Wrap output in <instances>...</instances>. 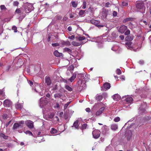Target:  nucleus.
<instances>
[{
  "label": "nucleus",
  "mask_w": 151,
  "mask_h": 151,
  "mask_svg": "<svg viewBox=\"0 0 151 151\" xmlns=\"http://www.w3.org/2000/svg\"><path fill=\"white\" fill-rule=\"evenodd\" d=\"M107 33L106 34H104L102 36H100L97 37L96 38H93L92 40H88L89 41H94L95 42H97L102 43V41H106V38H105L106 36V35Z\"/></svg>",
  "instance_id": "obj_1"
},
{
  "label": "nucleus",
  "mask_w": 151,
  "mask_h": 151,
  "mask_svg": "<svg viewBox=\"0 0 151 151\" xmlns=\"http://www.w3.org/2000/svg\"><path fill=\"white\" fill-rule=\"evenodd\" d=\"M23 7L25 12L28 13L30 12L33 9V6L30 4L26 3L24 4Z\"/></svg>",
  "instance_id": "obj_2"
},
{
  "label": "nucleus",
  "mask_w": 151,
  "mask_h": 151,
  "mask_svg": "<svg viewBox=\"0 0 151 151\" xmlns=\"http://www.w3.org/2000/svg\"><path fill=\"white\" fill-rule=\"evenodd\" d=\"M123 98L125 99L124 100V103H126L125 104H132V103L133 99L132 98L129 96L127 95L124 96Z\"/></svg>",
  "instance_id": "obj_3"
},
{
  "label": "nucleus",
  "mask_w": 151,
  "mask_h": 151,
  "mask_svg": "<svg viewBox=\"0 0 151 151\" xmlns=\"http://www.w3.org/2000/svg\"><path fill=\"white\" fill-rule=\"evenodd\" d=\"M48 101V99L45 97L41 98L40 100V106L41 108H42L44 106L47 104Z\"/></svg>",
  "instance_id": "obj_4"
},
{
  "label": "nucleus",
  "mask_w": 151,
  "mask_h": 151,
  "mask_svg": "<svg viewBox=\"0 0 151 151\" xmlns=\"http://www.w3.org/2000/svg\"><path fill=\"white\" fill-rule=\"evenodd\" d=\"M78 77L79 79L83 80V81H85L86 82L89 79L90 76L85 74H78Z\"/></svg>",
  "instance_id": "obj_5"
},
{
  "label": "nucleus",
  "mask_w": 151,
  "mask_h": 151,
  "mask_svg": "<svg viewBox=\"0 0 151 151\" xmlns=\"http://www.w3.org/2000/svg\"><path fill=\"white\" fill-rule=\"evenodd\" d=\"M24 124V121H20L18 123H15L14 124L13 128L14 129L22 128L23 127Z\"/></svg>",
  "instance_id": "obj_6"
},
{
  "label": "nucleus",
  "mask_w": 151,
  "mask_h": 151,
  "mask_svg": "<svg viewBox=\"0 0 151 151\" xmlns=\"http://www.w3.org/2000/svg\"><path fill=\"white\" fill-rule=\"evenodd\" d=\"M78 84L80 89L81 90L84 89L86 86V84L84 82L83 80L79 79L78 82Z\"/></svg>",
  "instance_id": "obj_7"
},
{
  "label": "nucleus",
  "mask_w": 151,
  "mask_h": 151,
  "mask_svg": "<svg viewBox=\"0 0 151 151\" xmlns=\"http://www.w3.org/2000/svg\"><path fill=\"white\" fill-rule=\"evenodd\" d=\"M137 8L138 9H142L143 10V11L142 12L143 14L145 12V7L144 6V4L142 2H140L137 3L136 5Z\"/></svg>",
  "instance_id": "obj_8"
},
{
  "label": "nucleus",
  "mask_w": 151,
  "mask_h": 151,
  "mask_svg": "<svg viewBox=\"0 0 151 151\" xmlns=\"http://www.w3.org/2000/svg\"><path fill=\"white\" fill-rule=\"evenodd\" d=\"M101 132L99 130H94L92 132L93 137L95 139L98 138L100 136Z\"/></svg>",
  "instance_id": "obj_9"
},
{
  "label": "nucleus",
  "mask_w": 151,
  "mask_h": 151,
  "mask_svg": "<svg viewBox=\"0 0 151 151\" xmlns=\"http://www.w3.org/2000/svg\"><path fill=\"white\" fill-rule=\"evenodd\" d=\"M125 46L128 49L131 50H133L135 51L137 50L133 49L134 46L131 42H127L125 43Z\"/></svg>",
  "instance_id": "obj_10"
},
{
  "label": "nucleus",
  "mask_w": 151,
  "mask_h": 151,
  "mask_svg": "<svg viewBox=\"0 0 151 151\" xmlns=\"http://www.w3.org/2000/svg\"><path fill=\"white\" fill-rule=\"evenodd\" d=\"M25 123L27 126L30 129H32L34 127L33 122L30 120H27L25 121Z\"/></svg>",
  "instance_id": "obj_11"
},
{
  "label": "nucleus",
  "mask_w": 151,
  "mask_h": 151,
  "mask_svg": "<svg viewBox=\"0 0 151 151\" xmlns=\"http://www.w3.org/2000/svg\"><path fill=\"white\" fill-rule=\"evenodd\" d=\"M12 102L9 100L6 99L3 102V104L4 106L9 107L12 105Z\"/></svg>",
  "instance_id": "obj_12"
},
{
  "label": "nucleus",
  "mask_w": 151,
  "mask_h": 151,
  "mask_svg": "<svg viewBox=\"0 0 151 151\" xmlns=\"http://www.w3.org/2000/svg\"><path fill=\"white\" fill-rule=\"evenodd\" d=\"M110 88V84L108 83H105L103 85V87H101V90H106Z\"/></svg>",
  "instance_id": "obj_13"
},
{
  "label": "nucleus",
  "mask_w": 151,
  "mask_h": 151,
  "mask_svg": "<svg viewBox=\"0 0 151 151\" xmlns=\"http://www.w3.org/2000/svg\"><path fill=\"white\" fill-rule=\"evenodd\" d=\"M102 95L97 94L96 96V99L98 101H100L102 100L103 96H107V94L104 93Z\"/></svg>",
  "instance_id": "obj_14"
},
{
  "label": "nucleus",
  "mask_w": 151,
  "mask_h": 151,
  "mask_svg": "<svg viewBox=\"0 0 151 151\" xmlns=\"http://www.w3.org/2000/svg\"><path fill=\"white\" fill-rule=\"evenodd\" d=\"M108 13V10L104 8L103 9L101 15L104 18H106L107 16Z\"/></svg>",
  "instance_id": "obj_15"
},
{
  "label": "nucleus",
  "mask_w": 151,
  "mask_h": 151,
  "mask_svg": "<svg viewBox=\"0 0 151 151\" xmlns=\"http://www.w3.org/2000/svg\"><path fill=\"white\" fill-rule=\"evenodd\" d=\"M127 29V27L124 25H122L119 29V31L122 33H124Z\"/></svg>",
  "instance_id": "obj_16"
},
{
  "label": "nucleus",
  "mask_w": 151,
  "mask_h": 151,
  "mask_svg": "<svg viewBox=\"0 0 151 151\" xmlns=\"http://www.w3.org/2000/svg\"><path fill=\"white\" fill-rule=\"evenodd\" d=\"M91 22V23L93 24L96 26L97 27H103V26L102 25H99V22L96 20H95L93 19L91 20L90 21Z\"/></svg>",
  "instance_id": "obj_17"
},
{
  "label": "nucleus",
  "mask_w": 151,
  "mask_h": 151,
  "mask_svg": "<svg viewBox=\"0 0 151 151\" xmlns=\"http://www.w3.org/2000/svg\"><path fill=\"white\" fill-rule=\"evenodd\" d=\"M105 109V107H101L100 109L98 110L96 113L95 115L96 116H98L100 115L103 112V111Z\"/></svg>",
  "instance_id": "obj_18"
},
{
  "label": "nucleus",
  "mask_w": 151,
  "mask_h": 151,
  "mask_svg": "<svg viewBox=\"0 0 151 151\" xmlns=\"http://www.w3.org/2000/svg\"><path fill=\"white\" fill-rule=\"evenodd\" d=\"M133 37L134 36L132 35H130L127 36L125 38V40L127 42H130V41H132L133 40Z\"/></svg>",
  "instance_id": "obj_19"
},
{
  "label": "nucleus",
  "mask_w": 151,
  "mask_h": 151,
  "mask_svg": "<svg viewBox=\"0 0 151 151\" xmlns=\"http://www.w3.org/2000/svg\"><path fill=\"white\" fill-rule=\"evenodd\" d=\"M45 81L46 83L48 86H49L51 83V81L50 77L46 76L45 78Z\"/></svg>",
  "instance_id": "obj_20"
},
{
  "label": "nucleus",
  "mask_w": 151,
  "mask_h": 151,
  "mask_svg": "<svg viewBox=\"0 0 151 151\" xmlns=\"http://www.w3.org/2000/svg\"><path fill=\"white\" fill-rule=\"evenodd\" d=\"M84 43L82 42H77L76 41H73L72 42V44L73 45L75 46H78L81 45L82 44H83Z\"/></svg>",
  "instance_id": "obj_21"
},
{
  "label": "nucleus",
  "mask_w": 151,
  "mask_h": 151,
  "mask_svg": "<svg viewBox=\"0 0 151 151\" xmlns=\"http://www.w3.org/2000/svg\"><path fill=\"white\" fill-rule=\"evenodd\" d=\"M61 44L64 46H69L71 45L70 43L68 41H63L62 42Z\"/></svg>",
  "instance_id": "obj_22"
},
{
  "label": "nucleus",
  "mask_w": 151,
  "mask_h": 151,
  "mask_svg": "<svg viewBox=\"0 0 151 151\" xmlns=\"http://www.w3.org/2000/svg\"><path fill=\"white\" fill-rule=\"evenodd\" d=\"M76 73H74L73 76L68 79V80L71 82H73L76 77Z\"/></svg>",
  "instance_id": "obj_23"
},
{
  "label": "nucleus",
  "mask_w": 151,
  "mask_h": 151,
  "mask_svg": "<svg viewBox=\"0 0 151 151\" xmlns=\"http://www.w3.org/2000/svg\"><path fill=\"white\" fill-rule=\"evenodd\" d=\"M63 52H68L69 54H70L72 53V50L68 48H65L63 49Z\"/></svg>",
  "instance_id": "obj_24"
},
{
  "label": "nucleus",
  "mask_w": 151,
  "mask_h": 151,
  "mask_svg": "<svg viewBox=\"0 0 151 151\" xmlns=\"http://www.w3.org/2000/svg\"><path fill=\"white\" fill-rule=\"evenodd\" d=\"M139 112L140 114L142 115L143 114H145L146 113L145 110L144 109H142V107H140L139 108Z\"/></svg>",
  "instance_id": "obj_25"
},
{
  "label": "nucleus",
  "mask_w": 151,
  "mask_h": 151,
  "mask_svg": "<svg viewBox=\"0 0 151 151\" xmlns=\"http://www.w3.org/2000/svg\"><path fill=\"white\" fill-rule=\"evenodd\" d=\"M111 129L114 131L116 130L118 128V125L116 124H112L111 126Z\"/></svg>",
  "instance_id": "obj_26"
},
{
  "label": "nucleus",
  "mask_w": 151,
  "mask_h": 151,
  "mask_svg": "<svg viewBox=\"0 0 151 151\" xmlns=\"http://www.w3.org/2000/svg\"><path fill=\"white\" fill-rule=\"evenodd\" d=\"M54 54L55 56L57 57L61 56L63 55L62 53L59 52L57 50L55 51L54 52Z\"/></svg>",
  "instance_id": "obj_27"
},
{
  "label": "nucleus",
  "mask_w": 151,
  "mask_h": 151,
  "mask_svg": "<svg viewBox=\"0 0 151 151\" xmlns=\"http://www.w3.org/2000/svg\"><path fill=\"white\" fill-rule=\"evenodd\" d=\"M120 98V96L119 95H118L117 94H116L115 95H114L113 96V99L116 101H118V100Z\"/></svg>",
  "instance_id": "obj_28"
},
{
  "label": "nucleus",
  "mask_w": 151,
  "mask_h": 151,
  "mask_svg": "<svg viewBox=\"0 0 151 151\" xmlns=\"http://www.w3.org/2000/svg\"><path fill=\"white\" fill-rule=\"evenodd\" d=\"M23 8L20 9V8H17L15 10V13L17 14H19L22 12V13H24V12H22Z\"/></svg>",
  "instance_id": "obj_29"
},
{
  "label": "nucleus",
  "mask_w": 151,
  "mask_h": 151,
  "mask_svg": "<svg viewBox=\"0 0 151 151\" xmlns=\"http://www.w3.org/2000/svg\"><path fill=\"white\" fill-rule=\"evenodd\" d=\"M119 48V47L117 46H113L111 48V50L114 51L116 52H118V50Z\"/></svg>",
  "instance_id": "obj_30"
},
{
  "label": "nucleus",
  "mask_w": 151,
  "mask_h": 151,
  "mask_svg": "<svg viewBox=\"0 0 151 151\" xmlns=\"http://www.w3.org/2000/svg\"><path fill=\"white\" fill-rule=\"evenodd\" d=\"M78 120H76L74 123L73 124V126L76 129H78Z\"/></svg>",
  "instance_id": "obj_31"
},
{
  "label": "nucleus",
  "mask_w": 151,
  "mask_h": 151,
  "mask_svg": "<svg viewBox=\"0 0 151 151\" xmlns=\"http://www.w3.org/2000/svg\"><path fill=\"white\" fill-rule=\"evenodd\" d=\"M0 95L2 97V99H3L5 98L4 93L3 90H0Z\"/></svg>",
  "instance_id": "obj_32"
},
{
  "label": "nucleus",
  "mask_w": 151,
  "mask_h": 151,
  "mask_svg": "<svg viewBox=\"0 0 151 151\" xmlns=\"http://www.w3.org/2000/svg\"><path fill=\"white\" fill-rule=\"evenodd\" d=\"M23 107V105L20 104H17L16 105V107L17 109H21Z\"/></svg>",
  "instance_id": "obj_33"
},
{
  "label": "nucleus",
  "mask_w": 151,
  "mask_h": 151,
  "mask_svg": "<svg viewBox=\"0 0 151 151\" xmlns=\"http://www.w3.org/2000/svg\"><path fill=\"white\" fill-rule=\"evenodd\" d=\"M114 40L112 38L111 36V34H109V35L107 37H106V41H110V40Z\"/></svg>",
  "instance_id": "obj_34"
},
{
  "label": "nucleus",
  "mask_w": 151,
  "mask_h": 151,
  "mask_svg": "<svg viewBox=\"0 0 151 151\" xmlns=\"http://www.w3.org/2000/svg\"><path fill=\"white\" fill-rule=\"evenodd\" d=\"M62 96V95L60 93H56L54 95V97L56 98H60L61 96Z\"/></svg>",
  "instance_id": "obj_35"
},
{
  "label": "nucleus",
  "mask_w": 151,
  "mask_h": 151,
  "mask_svg": "<svg viewBox=\"0 0 151 151\" xmlns=\"http://www.w3.org/2000/svg\"><path fill=\"white\" fill-rule=\"evenodd\" d=\"M79 14L80 16H84L85 14V10H81L79 12Z\"/></svg>",
  "instance_id": "obj_36"
},
{
  "label": "nucleus",
  "mask_w": 151,
  "mask_h": 151,
  "mask_svg": "<svg viewBox=\"0 0 151 151\" xmlns=\"http://www.w3.org/2000/svg\"><path fill=\"white\" fill-rule=\"evenodd\" d=\"M133 19L132 18H126L123 20V22L125 23L129 21H131Z\"/></svg>",
  "instance_id": "obj_37"
},
{
  "label": "nucleus",
  "mask_w": 151,
  "mask_h": 151,
  "mask_svg": "<svg viewBox=\"0 0 151 151\" xmlns=\"http://www.w3.org/2000/svg\"><path fill=\"white\" fill-rule=\"evenodd\" d=\"M76 38L78 39L79 41H81L82 40H84L85 39V37L84 36H80L79 37H76Z\"/></svg>",
  "instance_id": "obj_38"
},
{
  "label": "nucleus",
  "mask_w": 151,
  "mask_h": 151,
  "mask_svg": "<svg viewBox=\"0 0 151 151\" xmlns=\"http://www.w3.org/2000/svg\"><path fill=\"white\" fill-rule=\"evenodd\" d=\"M65 88L68 91H71L73 90L72 88L67 85L65 86Z\"/></svg>",
  "instance_id": "obj_39"
},
{
  "label": "nucleus",
  "mask_w": 151,
  "mask_h": 151,
  "mask_svg": "<svg viewBox=\"0 0 151 151\" xmlns=\"http://www.w3.org/2000/svg\"><path fill=\"white\" fill-rule=\"evenodd\" d=\"M112 38L114 39L116 37L117 35L115 32H113L111 34Z\"/></svg>",
  "instance_id": "obj_40"
},
{
  "label": "nucleus",
  "mask_w": 151,
  "mask_h": 151,
  "mask_svg": "<svg viewBox=\"0 0 151 151\" xmlns=\"http://www.w3.org/2000/svg\"><path fill=\"white\" fill-rule=\"evenodd\" d=\"M57 132V131L54 128H52L51 130L50 131V133L51 134H54L56 133Z\"/></svg>",
  "instance_id": "obj_41"
},
{
  "label": "nucleus",
  "mask_w": 151,
  "mask_h": 151,
  "mask_svg": "<svg viewBox=\"0 0 151 151\" xmlns=\"http://www.w3.org/2000/svg\"><path fill=\"white\" fill-rule=\"evenodd\" d=\"M150 117H149L148 116L145 117L142 120V122H145L147 120H149L150 119Z\"/></svg>",
  "instance_id": "obj_42"
},
{
  "label": "nucleus",
  "mask_w": 151,
  "mask_h": 151,
  "mask_svg": "<svg viewBox=\"0 0 151 151\" xmlns=\"http://www.w3.org/2000/svg\"><path fill=\"white\" fill-rule=\"evenodd\" d=\"M71 3L72 6L74 7H76L77 6V4L75 1H72Z\"/></svg>",
  "instance_id": "obj_43"
},
{
  "label": "nucleus",
  "mask_w": 151,
  "mask_h": 151,
  "mask_svg": "<svg viewBox=\"0 0 151 151\" xmlns=\"http://www.w3.org/2000/svg\"><path fill=\"white\" fill-rule=\"evenodd\" d=\"M24 132L27 134H29V135L32 136L33 135L32 133L29 131H27Z\"/></svg>",
  "instance_id": "obj_44"
},
{
  "label": "nucleus",
  "mask_w": 151,
  "mask_h": 151,
  "mask_svg": "<svg viewBox=\"0 0 151 151\" xmlns=\"http://www.w3.org/2000/svg\"><path fill=\"white\" fill-rule=\"evenodd\" d=\"M111 5V3L107 2L105 4V6L106 7H109Z\"/></svg>",
  "instance_id": "obj_45"
},
{
  "label": "nucleus",
  "mask_w": 151,
  "mask_h": 151,
  "mask_svg": "<svg viewBox=\"0 0 151 151\" xmlns=\"http://www.w3.org/2000/svg\"><path fill=\"white\" fill-rule=\"evenodd\" d=\"M48 116L50 119H52L54 116V114L53 113H50L49 115Z\"/></svg>",
  "instance_id": "obj_46"
},
{
  "label": "nucleus",
  "mask_w": 151,
  "mask_h": 151,
  "mask_svg": "<svg viewBox=\"0 0 151 151\" xmlns=\"http://www.w3.org/2000/svg\"><path fill=\"white\" fill-rule=\"evenodd\" d=\"M86 1H83V6L82 7L83 9H85L86 7Z\"/></svg>",
  "instance_id": "obj_47"
},
{
  "label": "nucleus",
  "mask_w": 151,
  "mask_h": 151,
  "mask_svg": "<svg viewBox=\"0 0 151 151\" xmlns=\"http://www.w3.org/2000/svg\"><path fill=\"white\" fill-rule=\"evenodd\" d=\"M116 74L118 75H120L121 74V71L119 69H118L116 70Z\"/></svg>",
  "instance_id": "obj_48"
},
{
  "label": "nucleus",
  "mask_w": 151,
  "mask_h": 151,
  "mask_svg": "<svg viewBox=\"0 0 151 151\" xmlns=\"http://www.w3.org/2000/svg\"><path fill=\"white\" fill-rule=\"evenodd\" d=\"M0 136L4 138L5 139H6L8 138V137L7 136H6L4 134H1L0 135Z\"/></svg>",
  "instance_id": "obj_49"
},
{
  "label": "nucleus",
  "mask_w": 151,
  "mask_h": 151,
  "mask_svg": "<svg viewBox=\"0 0 151 151\" xmlns=\"http://www.w3.org/2000/svg\"><path fill=\"white\" fill-rule=\"evenodd\" d=\"M58 85L57 84H55V85L53 87V90L54 91L58 89Z\"/></svg>",
  "instance_id": "obj_50"
},
{
  "label": "nucleus",
  "mask_w": 151,
  "mask_h": 151,
  "mask_svg": "<svg viewBox=\"0 0 151 151\" xmlns=\"http://www.w3.org/2000/svg\"><path fill=\"white\" fill-rule=\"evenodd\" d=\"M114 120L115 122H118L120 121V119L119 117H117L115 118Z\"/></svg>",
  "instance_id": "obj_51"
},
{
  "label": "nucleus",
  "mask_w": 151,
  "mask_h": 151,
  "mask_svg": "<svg viewBox=\"0 0 151 151\" xmlns=\"http://www.w3.org/2000/svg\"><path fill=\"white\" fill-rule=\"evenodd\" d=\"M13 4L14 6H17L19 4V3L17 1H14L13 2Z\"/></svg>",
  "instance_id": "obj_52"
},
{
  "label": "nucleus",
  "mask_w": 151,
  "mask_h": 151,
  "mask_svg": "<svg viewBox=\"0 0 151 151\" xmlns=\"http://www.w3.org/2000/svg\"><path fill=\"white\" fill-rule=\"evenodd\" d=\"M12 29L13 30H14V32H17V28L15 26H14L12 27Z\"/></svg>",
  "instance_id": "obj_53"
},
{
  "label": "nucleus",
  "mask_w": 151,
  "mask_h": 151,
  "mask_svg": "<svg viewBox=\"0 0 151 151\" xmlns=\"http://www.w3.org/2000/svg\"><path fill=\"white\" fill-rule=\"evenodd\" d=\"M0 8L1 10H4V9L6 10V8L5 7V6L4 5H1L0 6Z\"/></svg>",
  "instance_id": "obj_54"
},
{
  "label": "nucleus",
  "mask_w": 151,
  "mask_h": 151,
  "mask_svg": "<svg viewBox=\"0 0 151 151\" xmlns=\"http://www.w3.org/2000/svg\"><path fill=\"white\" fill-rule=\"evenodd\" d=\"M122 5L123 6H126L128 5V4L126 2H122Z\"/></svg>",
  "instance_id": "obj_55"
},
{
  "label": "nucleus",
  "mask_w": 151,
  "mask_h": 151,
  "mask_svg": "<svg viewBox=\"0 0 151 151\" xmlns=\"http://www.w3.org/2000/svg\"><path fill=\"white\" fill-rule=\"evenodd\" d=\"M138 63L140 65H143L144 63V61L143 60H139Z\"/></svg>",
  "instance_id": "obj_56"
},
{
  "label": "nucleus",
  "mask_w": 151,
  "mask_h": 151,
  "mask_svg": "<svg viewBox=\"0 0 151 151\" xmlns=\"http://www.w3.org/2000/svg\"><path fill=\"white\" fill-rule=\"evenodd\" d=\"M53 119L55 121H58L59 120V119L58 116H55L54 117Z\"/></svg>",
  "instance_id": "obj_57"
},
{
  "label": "nucleus",
  "mask_w": 151,
  "mask_h": 151,
  "mask_svg": "<svg viewBox=\"0 0 151 151\" xmlns=\"http://www.w3.org/2000/svg\"><path fill=\"white\" fill-rule=\"evenodd\" d=\"M130 33V31L129 30L127 29L126 32H125L124 34L126 35H129Z\"/></svg>",
  "instance_id": "obj_58"
},
{
  "label": "nucleus",
  "mask_w": 151,
  "mask_h": 151,
  "mask_svg": "<svg viewBox=\"0 0 151 151\" xmlns=\"http://www.w3.org/2000/svg\"><path fill=\"white\" fill-rule=\"evenodd\" d=\"M74 38H75V36L74 35H72L71 36H69L68 37V38L69 39H70L72 40H73Z\"/></svg>",
  "instance_id": "obj_59"
},
{
  "label": "nucleus",
  "mask_w": 151,
  "mask_h": 151,
  "mask_svg": "<svg viewBox=\"0 0 151 151\" xmlns=\"http://www.w3.org/2000/svg\"><path fill=\"white\" fill-rule=\"evenodd\" d=\"M69 104H70V102H67V103L66 104H65L64 105V109H65L67 108V107H68V106Z\"/></svg>",
  "instance_id": "obj_60"
},
{
  "label": "nucleus",
  "mask_w": 151,
  "mask_h": 151,
  "mask_svg": "<svg viewBox=\"0 0 151 151\" xmlns=\"http://www.w3.org/2000/svg\"><path fill=\"white\" fill-rule=\"evenodd\" d=\"M117 12H116L115 11H114L113 12V16L116 17L117 16Z\"/></svg>",
  "instance_id": "obj_61"
},
{
  "label": "nucleus",
  "mask_w": 151,
  "mask_h": 151,
  "mask_svg": "<svg viewBox=\"0 0 151 151\" xmlns=\"http://www.w3.org/2000/svg\"><path fill=\"white\" fill-rule=\"evenodd\" d=\"M7 115L6 114H5L3 115V118L4 119H5L7 118Z\"/></svg>",
  "instance_id": "obj_62"
},
{
  "label": "nucleus",
  "mask_w": 151,
  "mask_h": 151,
  "mask_svg": "<svg viewBox=\"0 0 151 151\" xmlns=\"http://www.w3.org/2000/svg\"><path fill=\"white\" fill-rule=\"evenodd\" d=\"M52 45L53 47H55L59 46V44L58 43H52Z\"/></svg>",
  "instance_id": "obj_63"
},
{
  "label": "nucleus",
  "mask_w": 151,
  "mask_h": 151,
  "mask_svg": "<svg viewBox=\"0 0 151 151\" xmlns=\"http://www.w3.org/2000/svg\"><path fill=\"white\" fill-rule=\"evenodd\" d=\"M87 125L86 124H83L82 127V128L83 129H86V127H87Z\"/></svg>",
  "instance_id": "obj_64"
}]
</instances>
